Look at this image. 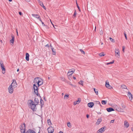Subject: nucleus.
Returning <instances> with one entry per match:
<instances>
[{
	"label": "nucleus",
	"mask_w": 133,
	"mask_h": 133,
	"mask_svg": "<svg viewBox=\"0 0 133 133\" xmlns=\"http://www.w3.org/2000/svg\"><path fill=\"white\" fill-rule=\"evenodd\" d=\"M67 125L68 127L70 128H71V124L70 122H69L68 123Z\"/></svg>",
	"instance_id": "4c0bfd02"
},
{
	"label": "nucleus",
	"mask_w": 133,
	"mask_h": 133,
	"mask_svg": "<svg viewBox=\"0 0 133 133\" xmlns=\"http://www.w3.org/2000/svg\"><path fill=\"white\" fill-rule=\"evenodd\" d=\"M13 88V87L10 85L8 88V91L9 93L12 94L13 93L14 91Z\"/></svg>",
	"instance_id": "423d86ee"
},
{
	"label": "nucleus",
	"mask_w": 133,
	"mask_h": 133,
	"mask_svg": "<svg viewBox=\"0 0 133 133\" xmlns=\"http://www.w3.org/2000/svg\"><path fill=\"white\" fill-rule=\"evenodd\" d=\"M69 97L68 95H65L64 97V99H67Z\"/></svg>",
	"instance_id": "473e14b6"
},
{
	"label": "nucleus",
	"mask_w": 133,
	"mask_h": 133,
	"mask_svg": "<svg viewBox=\"0 0 133 133\" xmlns=\"http://www.w3.org/2000/svg\"><path fill=\"white\" fill-rule=\"evenodd\" d=\"M115 55L118 58L119 57V50L117 49L115 50Z\"/></svg>",
	"instance_id": "6e6552de"
},
{
	"label": "nucleus",
	"mask_w": 133,
	"mask_h": 133,
	"mask_svg": "<svg viewBox=\"0 0 133 133\" xmlns=\"http://www.w3.org/2000/svg\"><path fill=\"white\" fill-rule=\"evenodd\" d=\"M8 0L9 2H11L12 1V0Z\"/></svg>",
	"instance_id": "774afa93"
},
{
	"label": "nucleus",
	"mask_w": 133,
	"mask_h": 133,
	"mask_svg": "<svg viewBox=\"0 0 133 133\" xmlns=\"http://www.w3.org/2000/svg\"><path fill=\"white\" fill-rule=\"evenodd\" d=\"M40 79H42L41 78H39V79L38 80V82H37V84L38 85H38L39 84V83L40 82V81H41V80H40Z\"/></svg>",
	"instance_id": "c03bdc74"
},
{
	"label": "nucleus",
	"mask_w": 133,
	"mask_h": 133,
	"mask_svg": "<svg viewBox=\"0 0 133 133\" xmlns=\"http://www.w3.org/2000/svg\"><path fill=\"white\" fill-rule=\"evenodd\" d=\"M25 1L27 2H30V0H24Z\"/></svg>",
	"instance_id": "603ef678"
},
{
	"label": "nucleus",
	"mask_w": 133,
	"mask_h": 133,
	"mask_svg": "<svg viewBox=\"0 0 133 133\" xmlns=\"http://www.w3.org/2000/svg\"><path fill=\"white\" fill-rule=\"evenodd\" d=\"M32 16L35 18H37V19L40 20V19H41L39 16L38 14H32Z\"/></svg>",
	"instance_id": "f8f14e48"
},
{
	"label": "nucleus",
	"mask_w": 133,
	"mask_h": 133,
	"mask_svg": "<svg viewBox=\"0 0 133 133\" xmlns=\"http://www.w3.org/2000/svg\"><path fill=\"white\" fill-rule=\"evenodd\" d=\"M10 85L13 87L14 88L16 87L17 86V84L16 80H13V82Z\"/></svg>",
	"instance_id": "20e7f679"
},
{
	"label": "nucleus",
	"mask_w": 133,
	"mask_h": 133,
	"mask_svg": "<svg viewBox=\"0 0 133 133\" xmlns=\"http://www.w3.org/2000/svg\"><path fill=\"white\" fill-rule=\"evenodd\" d=\"M107 111L108 112H110L111 111H114V110L112 108H109L106 109Z\"/></svg>",
	"instance_id": "a211bd4d"
},
{
	"label": "nucleus",
	"mask_w": 133,
	"mask_h": 133,
	"mask_svg": "<svg viewBox=\"0 0 133 133\" xmlns=\"http://www.w3.org/2000/svg\"><path fill=\"white\" fill-rule=\"evenodd\" d=\"M94 90L96 94L97 95L98 94V92L97 89H96L95 88H94Z\"/></svg>",
	"instance_id": "a878e982"
},
{
	"label": "nucleus",
	"mask_w": 133,
	"mask_h": 133,
	"mask_svg": "<svg viewBox=\"0 0 133 133\" xmlns=\"http://www.w3.org/2000/svg\"><path fill=\"white\" fill-rule=\"evenodd\" d=\"M50 46L53 55H56V52L55 50L53 48V47L51 45V44H50Z\"/></svg>",
	"instance_id": "9d476101"
},
{
	"label": "nucleus",
	"mask_w": 133,
	"mask_h": 133,
	"mask_svg": "<svg viewBox=\"0 0 133 133\" xmlns=\"http://www.w3.org/2000/svg\"><path fill=\"white\" fill-rule=\"evenodd\" d=\"M75 70H71V71H69L67 74V75L69 76L71 75L75 71Z\"/></svg>",
	"instance_id": "2eb2a0df"
},
{
	"label": "nucleus",
	"mask_w": 133,
	"mask_h": 133,
	"mask_svg": "<svg viewBox=\"0 0 133 133\" xmlns=\"http://www.w3.org/2000/svg\"><path fill=\"white\" fill-rule=\"evenodd\" d=\"M33 88L34 90V93L37 96H38V87L36 86L35 84H34L33 85Z\"/></svg>",
	"instance_id": "f03ea898"
},
{
	"label": "nucleus",
	"mask_w": 133,
	"mask_h": 133,
	"mask_svg": "<svg viewBox=\"0 0 133 133\" xmlns=\"http://www.w3.org/2000/svg\"><path fill=\"white\" fill-rule=\"evenodd\" d=\"M128 96L129 97V99L130 100H132V95L130 92H128Z\"/></svg>",
	"instance_id": "6ab92c4d"
},
{
	"label": "nucleus",
	"mask_w": 133,
	"mask_h": 133,
	"mask_svg": "<svg viewBox=\"0 0 133 133\" xmlns=\"http://www.w3.org/2000/svg\"><path fill=\"white\" fill-rule=\"evenodd\" d=\"M124 49H125V47H124V46H123V51H124Z\"/></svg>",
	"instance_id": "4d7b16f0"
},
{
	"label": "nucleus",
	"mask_w": 133,
	"mask_h": 133,
	"mask_svg": "<svg viewBox=\"0 0 133 133\" xmlns=\"http://www.w3.org/2000/svg\"><path fill=\"white\" fill-rule=\"evenodd\" d=\"M45 46L46 47H48V48H49V44H47V45H46Z\"/></svg>",
	"instance_id": "8fccbe9b"
},
{
	"label": "nucleus",
	"mask_w": 133,
	"mask_h": 133,
	"mask_svg": "<svg viewBox=\"0 0 133 133\" xmlns=\"http://www.w3.org/2000/svg\"><path fill=\"white\" fill-rule=\"evenodd\" d=\"M103 52H102L99 54V55L101 56H104L105 55V54H104Z\"/></svg>",
	"instance_id": "72a5a7b5"
},
{
	"label": "nucleus",
	"mask_w": 133,
	"mask_h": 133,
	"mask_svg": "<svg viewBox=\"0 0 133 133\" xmlns=\"http://www.w3.org/2000/svg\"><path fill=\"white\" fill-rule=\"evenodd\" d=\"M0 65L1 68L2 69V71H5V68L4 66L3 63L2 61H1L0 62Z\"/></svg>",
	"instance_id": "0eeeda50"
},
{
	"label": "nucleus",
	"mask_w": 133,
	"mask_h": 133,
	"mask_svg": "<svg viewBox=\"0 0 133 133\" xmlns=\"http://www.w3.org/2000/svg\"><path fill=\"white\" fill-rule=\"evenodd\" d=\"M122 107L123 108H125V106L124 105H122Z\"/></svg>",
	"instance_id": "864d4df0"
},
{
	"label": "nucleus",
	"mask_w": 133,
	"mask_h": 133,
	"mask_svg": "<svg viewBox=\"0 0 133 133\" xmlns=\"http://www.w3.org/2000/svg\"><path fill=\"white\" fill-rule=\"evenodd\" d=\"M121 88L122 89H127V87L124 85H122L121 86Z\"/></svg>",
	"instance_id": "bb28decb"
},
{
	"label": "nucleus",
	"mask_w": 133,
	"mask_h": 133,
	"mask_svg": "<svg viewBox=\"0 0 133 133\" xmlns=\"http://www.w3.org/2000/svg\"><path fill=\"white\" fill-rule=\"evenodd\" d=\"M38 2L40 5L41 6L43 5V3L40 0H38Z\"/></svg>",
	"instance_id": "b1692460"
},
{
	"label": "nucleus",
	"mask_w": 133,
	"mask_h": 133,
	"mask_svg": "<svg viewBox=\"0 0 133 133\" xmlns=\"http://www.w3.org/2000/svg\"><path fill=\"white\" fill-rule=\"evenodd\" d=\"M94 103L92 102L89 103L88 104V106L90 108H92L94 105Z\"/></svg>",
	"instance_id": "dca6fc26"
},
{
	"label": "nucleus",
	"mask_w": 133,
	"mask_h": 133,
	"mask_svg": "<svg viewBox=\"0 0 133 133\" xmlns=\"http://www.w3.org/2000/svg\"><path fill=\"white\" fill-rule=\"evenodd\" d=\"M29 54L28 53H26V54L25 59L27 61H29Z\"/></svg>",
	"instance_id": "412c9836"
},
{
	"label": "nucleus",
	"mask_w": 133,
	"mask_h": 133,
	"mask_svg": "<svg viewBox=\"0 0 133 133\" xmlns=\"http://www.w3.org/2000/svg\"><path fill=\"white\" fill-rule=\"evenodd\" d=\"M105 86L108 89H111L112 88V87L109 84L108 82H106Z\"/></svg>",
	"instance_id": "9b49d317"
},
{
	"label": "nucleus",
	"mask_w": 133,
	"mask_h": 133,
	"mask_svg": "<svg viewBox=\"0 0 133 133\" xmlns=\"http://www.w3.org/2000/svg\"><path fill=\"white\" fill-rule=\"evenodd\" d=\"M31 102L30 103V104L31 108V109L34 110L35 108L36 107V105L34 104V102L32 100H30Z\"/></svg>",
	"instance_id": "f257e3e1"
},
{
	"label": "nucleus",
	"mask_w": 133,
	"mask_h": 133,
	"mask_svg": "<svg viewBox=\"0 0 133 133\" xmlns=\"http://www.w3.org/2000/svg\"><path fill=\"white\" fill-rule=\"evenodd\" d=\"M94 102H95V103H96V104H99L100 106H101V104L100 103V102L99 101H96Z\"/></svg>",
	"instance_id": "c9c22d12"
},
{
	"label": "nucleus",
	"mask_w": 133,
	"mask_h": 133,
	"mask_svg": "<svg viewBox=\"0 0 133 133\" xmlns=\"http://www.w3.org/2000/svg\"><path fill=\"white\" fill-rule=\"evenodd\" d=\"M124 36L125 37V39H127V36L125 32H124Z\"/></svg>",
	"instance_id": "a18cd8bd"
},
{
	"label": "nucleus",
	"mask_w": 133,
	"mask_h": 133,
	"mask_svg": "<svg viewBox=\"0 0 133 133\" xmlns=\"http://www.w3.org/2000/svg\"><path fill=\"white\" fill-rule=\"evenodd\" d=\"M47 130H48V133H53L54 131V128L51 127H49L48 128Z\"/></svg>",
	"instance_id": "39448f33"
},
{
	"label": "nucleus",
	"mask_w": 133,
	"mask_h": 133,
	"mask_svg": "<svg viewBox=\"0 0 133 133\" xmlns=\"http://www.w3.org/2000/svg\"><path fill=\"white\" fill-rule=\"evenodd\" d=\"M76 5H77V7L78 8V10H79V11H80V8H79V6H78V3H77V2L76 0Z\"/></svg>",
	"instance_id": "2f4dec72"
},
{
	"label": "nucleus",
	"mask_w": 133,
	"mask_h": 133,
	"mask_svg": "<svg viewBox=\"0 0 133 133\" xmlns=\"http://www.w3.org/2000/svg\"><path fill=\"white\" fill-rule=\"evenodd\" d=\"M26 133H36L35 132L34 130L29 129L26 132Z\"/></svg>",
	"instance_id": "f3484780"
},
{
	"label": "nucleus",
	"mask_w": 133,
	"mask_h": 133,
	"mask_svg": "<svg viewBox=\"0 0 133 133\" xmlns=\"http://www.w3.org/2000/svg\"><path fill=\"white\" fill-rule=\"evenodd\" d=\"M109 63H110V64H113L114 63V61H113L112 62H110Z\"/></svg>",
	"instance_id": "3c124183"
},
{
	"label": "nucleus",
	"mask_w": 133,
	"mask_h": 133,
	"mask_svg": "<svg viewBox=\"0 0 133 133\" xmlns=\"http://www.w3.org/2000/svg\"><path fill=\"white\" fill-rule=\"evenodd\" d=\"M42 6L44 9H46V8H45V7L44 6V5H42V6Z\"/></svg>",
	"instance_id": "de8ad7c7"
},
{
	"label": "nucleus",
	"mask_w": 133,
	"mask_h": 133,
	"mask_svg": "<svg viewBox=\"0 0 133 133\" xmlns=\"http://www.w3.org/2000/svg\"><path fill=\"white\" fill-rule=\"evenodd\" d=\"M109 39H110V40L112 42H113V43H114L115 42V41L114 40V39H112V38H111V37H110L109 38Z\"/></svg>",
	"instance_id": "e433bc0d"
},
{
	"label": "nucleus",
	"mask_w": 133,
	"mask_h": 133,
	"mask_svg": "<svg viewBox=\"0 0 133 133\" xmlns=\"http://www.w3.org/2000/svg\"><path fill=\"white\" fill-rule=\"evenodd\" d=\"M86 117H87V118H89V115H88L87 114L86 115Z\"/></svg>",
	"instance_id": "5fc2aeb1"
},
{
	"label": "nucleus",
	"mask_w": 133,
	"mask_h": 133,
	"mask_svg": "<svg viewBox=\"0 0 133 133\" xmlns=\"http://www.w3.org/2000/svg\"><path fill=\"white\" fill-rule=\"evenodd\" d=\"M81 52L84 54H85V52L84 51H83L82 50V49H80V50Z\"/></svg>",
	"instance_id": "79ce46f5"
},
{
	"label": "nucleus",
	"mask_w": 133,
	"mask_h": 133,
	"mask_svg": "<svg viewBox=\"0 0 133 133\" xmlns=\"http://www.w3.org/2000/svg\"><path fill=\"white\" fill-rule=\"evenodd\" d=\"M39 79V78L37 77L35 78L34 80V82L35 83H37L38 80Z\"/></svg>",
	"instance_id": "5701e85b"
},
{
	"label": "nucleus",
	"mask_w": 133,
	"mask_h": 133,
	"mask_svg": "<svg viewBox=\"0 0 133 133\" xmlns=\"http://www.w3.org/2000/svg\"><path fill=\"white\" fill-rule=\"evenodd\" d=\"M12 39L10 40V42L11 43V45H12L14 44V41L15 37L14 36L12 35L11 36Z\"/></svg>",
	"instance_id": "ddd939ff"
},
{
	"label": "nucleus",
	"mask_w": 133,
	"mask_h": 133,
	"mask_svg": "<svg viewBox=\"0 0 133 133\" xmlns=\"http://www.w3.org/2000/svg\"><path fill=\"white\" fill-rule=\"evenodd\" d=\"M25 125L24 123L22 125L21 127L20 128L21 131V133H25Z\"/></svg>",
	"instance_id": "7ed1b4c3"
},
{
	"label": "nucleus",
	"mask_w": 133,
	"mask_h": 133,
	"mask_svg": "<svg viewBox=\"0 0 133 133\" xmlns=\"http://www.w3.org/2000/svg\"><path fill=\"white\" fill-rule=\"evenodd\" d=\"M104 128L102 127L98 130L97 133H101L104 132Z\"/></svg>",
	"instance_id": "1a4fd4ad"
},
{
	"label": "nucleus",
	"mask_w": 133,
	"mask_h": 133,
	"mask_svg": "<svg viewBox=\"0 0 133 133\" xmlns=\"http://www.w3.org/2000/svg\"><path fill=\"white\" fill-rule=\"evenodd\" d=\"M40 80H41V81L39 83V84L38 87H39V86L43 84V81L42 79H40Z\"/></svg>",
	"instance_id": "393cba45"
},
{
	"label": "nucleus",
	"mask_w": 133,
	"mask_h": 133,
	"mask_svg": "<svg viewBox=\"0 0 133 133\" xmlns=\"http://www.w3.org/2000/svg\"><path fill=\"white\" fill-rule=\"evenodd\" d=\"M39 21L41 22L42 25H43L44 26H45L46 27H47V26L46 25H45L44 24V23L42 21L41 19H40Z\"/></svg>",
	"instance_id": "7c9ffc66"
},
{
	"label": "nucleus",
	"mask_w": 133,
	"mask_h": 133,
	"mask_svg": "<svg viewBox=\"0 0 133 133\" xmlns=\"http://www.w3.org/2000/svg\"><path fill=\"white\" fill-rule=\"evenodd\" d=\"M2 73L3 74H4L5 73V71H2Z\"/></svg>",
	"instance_id": "6e6d98bb"
},
{
	"label": "nucleus",
	"mask_w": 133,
	"mask_h": 133,
	"mask_svg": "<svg viewBox=\"0 0 133 133\" xmlns=\"http://www.w3.org/2000/svg\"><path fill=\"white\" fill-rule=\"evenodd\" d=\"M97 113L98 114H101V113L100 112H97Z\"/></svg>",
	"instance_id": "052dcab7"
},
{
	"label": "nucleus",
	"mask_w": 133,
	"mask_h": 133,
	"mask_svg": "<svg viewBox=\"0 0 133 133\" xmlns=\"http://www.w3.org/2000/svg\"><path fill=\"white\" fill-rule=\"evenodd\" d=\"M35 102L37 103H38L39 102V101L37 98H35L34 100Z\"/></svg>",
	"instance_id": "c756f323"
},
{
	"label": "nucleus",
	"mask_w": 133,
	"mask_h": 133,
	"mask_svg": "<svg viewBox=\"0 0 133 133\" xmlns=\"http://www.w3.org/2000/svg\"><path fill=\"white\" fill-rule=\"evenodd\" d=\"M114 120H112L110 122L111 123H114Z\"/></svg>",
	"instance_id": "49530a36"
},
{
	"label": "nucleus",
	"mask_w": 133,
	"mask_h": 133,
	"mask_svg": "<svg viewBox=\"0 0 133 133\" xmlns=\"http://www.w3.org/2000/svg\"><path fill=\"white\" fill-rule=\"evenodd\" d=\"M100 34L101 35V34H102V31H100Z\"/></svg>",
	"instance_id": "13d9d810"
},
{
	"label": "nucleus",
	"mask_w": 133,
	"mask_h": 133,
	"mask_svg": "<svg viewBox=\"0 0 133 133\" xmlns=\"http://www.w3.org/2000/svg\"><path fill=\"white\" fill-rule=\"evenodd\" d=\"M83 82L82 81H81L78 82V83L80 84H81L82 85H83Z\"/></svg>",
	"instance_id": "f704fd0d"
},
{
	"label": "nucleus",
	"mask_w": 133,
	"mask_h": 133,
	"mask_svg": "<svg viewBox=\"0 0 133 133\" xmlns=\"http://www.w3.org/2000/svg\"><path fill=\"white\" fill-rule=\"evenodd\" d=\"M74 70V69H73L72 70L71 69H70L69 70V71H71V70Z\"/></svg>",
	"instance_id": "0e129e2a"
},
{
	"label": "nucleus",
	"mask_w": 133,
	"mask_h": 133,
	"mask_svg": "<svg viewBox=\"0 0 133 133\" xmlns=\"http://www.w3.org/2000/svg\"><path fill=\"white\" fill-rule=\"evenodd\" d=\"M107 103V101L105 100H103L102 101V103L103 104H106Z\"/></svg>",
	"instance_id": "c85d7f7f"
},
{
	"label": "nucleus",
	"mask_w": 133,
	"mask_h": 133,
	"mask_svg": "<svg viewBox=\"0 0 133 133\" xmlns=\"http://www.w3.org/2000/svg\"><path fill=\"white\" fill-rule=\"evenodd\" d=\"M124 126L126 128H128L129 126V123L127 121H125L124 122Z\"/></svg>",
	"instance_id": "aec40b11"
},
{
	"label": "nucleus",
	"mask_w": 133,
	"mask_h": 133,
	"mask_svg": "<svg viewBox=\"0 0 133 133\" xmlns=\"http://www.w3.org/2000/svg\"><path fill=\"white\" fill-rule=\"evenodd\" d=\"M61 79L62 81H64L65 80V78L63 77H61Z\"/></svg>",
	"instance_id": "37998d69"
},
{
	"label": "nucleus",
	"mask_w": 133,
	"mask_h": 133,
	"mask_svg": "<svg viewBox=\"0 0 133 133\" xmlns=\"http://www.w3.org/2000/svg\"><path fill=\"white\" fill-rule=\"evenodd\" d=\"M44 99L45 101H46V99L45 98V97H44Z\"/></svg>",
	"instance_id": "bf43d9fd"
},
{
	"label": "nucleus",
	"mask_w": 133,
	"mask_h": 133,
	"mask_svg": "<svg viewBox=\"0 0 133 133\" xmlns=\"http://www.w3.org/2000/svg\"><path fill=\"white\" fill-rule=\"evenodd\" d=\"M58 133H63V132L61 131H60Z\"/></svg>",
	"instance_id": "338daca9"
},
{
	"label": "nucleus",
	"mask_w": 133,
	"mask_h": 133,
	"mask_svg": "<svg viewBox=\"0 0 133 133\" xmlns=\"http://www.w3.org/2000/svg\"><path fill=\"white\" fill-rule=\"evenodd\" d=\"M81 99L78 98V100L74 102V105H76L77 104H78L81 101Z\"/></svg>",
	"instance_id": "4468645a"
},
{
	"label": "nucleus",
	"mask_w": 133,
	"mask_h": 133,
	"mask_svg": "<svg viewBox=\"0 0 133 133\" xmlns=\"http://www.w3.org/2000/svg\"><path fill=\"white\" fill-rule=\"evenodd\" d=\"M76 14H77V13H76V10H75V11L74 12V13L73 14V16L74 17H76Z\"/></svg>",
	"instance_id": "ea45409f"
},
{
	"label": "nucleus",
	"mask_w": 133,
	"mask_h": 133,
	"mask_svg": "<svg viewBox=\"0 0 133 133\" xmlns=\"http://www.w3.org/2000/svg\"><path fill=\"white\" fill-rule=\"evenodd\" d=\"M19 15H22V12H19Z\"/></svg>",
	"instance_id": "09e8293b"
},
{
	"label": "nucleus",
	"mask_w": 133,
	"mask_h": 133,
	"mask_svg": "<svg viewBox=\"0 0 133 133\" xmlns=\"http://www.w3.org/2000/svg\"><path fill=\"white\" fill-rule=\"evenodd\" d=\"M16 32H17V36H18V31H17V29L16 30Z\"/></svg>",
	"instance_id": "e2e57ef3"
},
{
	"label": "nucleus",
	"mask_w": 133,
	"mask_h": 133,
	"mask_svg": "<svg viewBox=\"0 0 133 133\" xmlns=\"http://www.w3.org/2000/svg\"><path fill=\"white\" fill-rule=\"evenodd\" d=\"M102 121V119L101 118H98L97 120V122H96V125H98Z\"/></svg>",
	"instance_id": "4be33fe9"
},
{
	"label": "nucleus",
	"mask_w": 133,
	"mask_h": 133,
	"mask_svg": "<svg viewBox=\"0 0 133 133\" xmlns=\"http://www.w3.org/2000/svg\"><path fill=\"white\" fill-rule=\"evenodd\" d=\"M40 102L42 104V106L44 105L43 101L41 98L40 99Z\"/></svg>",
	"instance_id": "58836bf2"
},
{
	"label": "nucleus",
	"mask_w": 133,
	"mask_h": 133,
	"mask_svg": "<svg viewBox=\"0 0 133 133\" xmlns=\"http://www.w3.org/2000/svg\"><path fill=\"white\" fill-rule=\"evenodd\" d=\"M109 64H110V63H109H109H107V65H109Z\"/></svg>",
	"instance_id": "69168bd1"
},
{
	"label": "nucleus",
	"mask_w": 133,
	"mask_h": 133,
	"mask_svg": "<svg viewBox=\"0 0 133 133\" xmlns=\"http://www.w3.org/2000/svg\"><path fill=\"white\" fill-rule=\"evenodd\" d=\"M73 79H76V77H74V76H73Z\"/></svg>",
	"instance_id": "680f3d73"
},
{
	"label": "nucleus",
	"mask_w": 133,
	"mask_h": 133,
	"mask_svg": "<svg viewBox=\"0 0 133 133\" xmlns=\"http://www.w3.org/2000/svg\"><path fill=\"white\" fill-rule=\"evenodd\" d=\"M47 122L48 124L49 125H51L52 124V123H51V122L50 119H48L47 120Z\"/></svg>",
	"instance_id": "cd10ccee"
},
{
	"label": "nucleus",
	"mask_w": 133,
	"mask_h": 133,
	"mask_svg": "<svg viewBox=\"0 0 133 133\" xmlns=\"http://www.w3.org/2000/svg\"><path fill=\"white\" fill-rule=\"evenodd\" d=\"M69 84L70 85H71L73 87H76V85H73V84H72L71 83V82H70V83H69Z\"/></svg>",
	"instance_id": "a19ab883"
}]
</instances>
